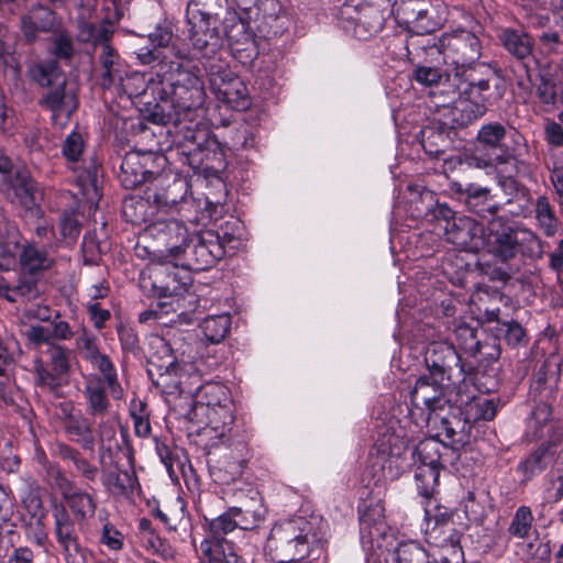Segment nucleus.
<instances>
[{
	"label": "nucleus",
	"instance_id": "f257e3e1",
	"mask_svg": "<svg viewBox=\"0 0 563 563\" xmlns=\"http://www.w3.org/2000/svg\"><path fill=\"white\" fill-rule=\"evenodd\" d=\"M427 54L433 58L441 56L443 64L451 69L446 81L455 89L467 91L473 85L479 90H489L490 71L486 64L479 63L482 44L472 31L456 29L443 33Z\"/></svg>",
	"mask_w": 563,
	"mask_h": 563
},
{
	"label": "nucleus",
	"instance_id": "f03ea898",
	"mask_svg": "<svg viewBox=\"0 0 563 563\" xmlns=\"http://www.w3.org/2000/svg\"><path fill=\"white\" fill-rule=\"evenodd\" d=\"M328 536V523L318 516L294 517L276 523L267 539V548L280 563L301 562L314 545Z\"/></svg>",
	"mask_w": 563,
	"mask_h": 563
},
{
	"label": "nucleus",
	"instance_id": "7ed1b4c3",
	"mask_svg": "<svg viewBox=\"0 0 563 563\" xmlns=\"http://www.w3.org/2000/svg\"><path fill=\"white\" fill-rule=\"evenodd\" d=\"M155 73L158 79H164V86L169 90L175 106L184 113L201 108L206 100L203 81L198 74L180 63L157 64Z\"/></svg>",
	"mask_w": 563,
	"mask_h": 563
},
{
	"label": "nucleus",
	"instance_id": "20e7f679",
	"mask_svg": "<svg viewBox=\"0 0 563 563\" xmlns=\"http://www.w3.org/2000/svg\"><path fill=\"white\" fill-rule=\"evenodd\" d=\"M561 382V363L558 357H549L537 371L531 390L541 397L528 418L527 426L534 438H542L550 430L552 411L545 401H554Z\"/></svg>",
	"mask_w": 563,
	"mask_h": 563
},
{
	"label": "nucleus",
	"instance_id": "39448f33",
	"mask_svg": "<svg viewBox=\"0 0 563 563\" xmlns=\"http://www.w3.org/2000/svg\"><path fill=\"white\" fill-rule=\"evenodd\" d=\"M448 96L441 101H435L438 107L443 110V125L455 129L467 126L477 119L482 118L487 111L488 98L485 92L479 90L477 85H473L470 90L463 91L455 89L449 82Z\"/></svg>",
	"mask_w": 563,
	"mask_h": 563
},
{
	"label": "nucleus",
	"instance_id": "423d86ee",
	"mask_svg": "<svg viewBox=\"0 0 563 563\" xmlns=\"http://www.w3.org/2000/svg\"><path fill=\"white\" fill-rule=\"evenodd\" d=\"M54 532L62 548L66 563H87V549L81 544L79 533L87 523H79L66 509L63 503L52 505Z\"/></svg>",
	"mask_w": 563,
	"mask_h": 563
},
{
	"label": "nucleus",
	"instance_id": "0eeeda50",
	"mask_svg": "<svg viewBox=\"0 0 563 563\" xmlns=\"http://www.w3.org/2000/svg\"><path fill=\"white\" fill-rule=\"evenodd\" d=\"M443 379L423 375L417 379L410 393L411 406L420 411L421 418L428 424L435 426L439 413L449 407Z\"/></svg>",
	"mask_w": 563,
	"mask_h": 563
},
{
	"label": "nucleus",
	"instance_id": "6e6552de",
	"mask_svg": "<svg viewBox=\"0 0 563 563\" xmlns=\"http://www.w3.org/2000/svg\"><path fill=\"white\" fill-rule=\"evenodd\" d=\"M388 11L374 3H361L356 7H343L340 14L344 30L356 38L366 41L383 30Z\"/></svg>",
	"mask_w": 563,
	"mask_h": 563
},
{
	"label": "nucleus",
	"instance_id": "1a4fd4ad",
	"mask_svg": "<svg viewBox=\"0 0 563 563\" xmlns=\"http://www.w3.org/2000/svg\"><path fill=\"white\" fill-rule=\"evenodd\" d=\"M184 415L198 433H203L213 441L212 445L224 442L234 419L232 408L225 406H190Z\"/></svg>",
	"mask_w": 563,
	"mask_h": 563
},
{
	"label": "nucleus",
	"instance_id": "9d476101",
	"mask_svg": "<svg viewBox=\"0 0 563 563\" xmlns=\"http://www.w3.org/2000/svg\"><path fill=\"white\" fill-rule=\"evenodd\" d=\"M151 95L153 101H145L143 119L156 124L177 123L180 121L181 111L175 106L169 90L164 86V79L154 78L153 75L146 79L143 96Z\"/></svg>",
	"mask_w": 563,
	"mask_h": 563
},
{
	"label": "nucleus",
	"instance_id": "9b49d317",
	"mask_svg": "<svg viewBox=\"0 0 563 563\" xmlns=\"http://www.w3.org/2000/svg\"><path fill=\"white\" fill-rule=\"evenodd\" d=\"M211 67L209 71L210 86L216 97L235 110H243L250 106L245 84L232 71Z\"/></svg>",
	"mask_w": 563,
	"mask_h": 563
},
{
	"label": "nucleus",
	"instance_id": "f8f14e48",
	"mask_svg": "<svg viewBox=\"0 0 563 563\" xmlns=\"http://www.w3.org/2000/svg\"><path fill=\"white\" fill-rule=\"evenodd\" d=\"M63 19L52 9L40 3L30 7L21 16V31L27 43H34L42 33L53 34L60 30Z\"/></svg>",
	"mask_w": 563,
	"mask_h": 563
},
{
	"label": "nucleus",
	"instance_id": "ddd939ff",
	"mask_svg": "<svg viewBox=\"0 0 563 563\" xmlns=\"http://www.w3.org/2000/svg\"><path fill=\"white\" fill-rule=\"evenodd\" d=\"M459 457L460 454L454 448H449L442 440L435 438L424 439L411 450L413 464L428 467L444 470L454 465Z\"/></svg>",
	"mask_w": 563,
	"mask_h": 563
},
{
	"label": "nucleus",
	"instance_id": "4468645a",
	"mask_svg": "<svg viewBox=\"0 0 563 563\" xmlns=\"http://www.w3.org/2000/svg\"><path fill=\"white\" fill-rule=\"evenodd\" d=\"M360 511V533L365 543H374L384 538L387 533V523L385 520V508L382 500L364 501L358 507Z\"/></svg>",
	"mask_w": 563,
	"mask_h": 563
},
{
	"label": "nucleus",
	"instance_id": "2eb2a0df",
	"mask_svg": "<svg viewBox=\"0 0 563 563\" xmlns=\"http://www.w3.org/2000/svg\"><path fill=\"white\" fill-rule=\"evenodd\" d=\"M459 363L455 347L448 342H432L424 351V364L431 377L450 378Z\"/></svg>",
	"mask_w": 563,
	"mask_h": 563
},
{
	"label": "nucleus",
	"instance_id": "dca6fc26",
	"mask_svg": "<svg viewBox=\"0 0 563 563\" xmlns=\"http://www.w3.org/2000/svg\"><path fill=\"white\" fill-rule=\"evenodd\" d=\"M176 269L169 261L153 263L147 267L154 296L172 297L184 290L187 283L183 282Z\"/></svg>",
	"mask_w": 563,
	"mask_h": 563
},
{
	"label": "nucleus",
	"instance_id": "f3484780",
	"mask_svg": "<svg viewBox=\"0 0 563 563\" xmlns=\"http://www.w3.org/2000/svg\"><path fill=\"white\" fill-rule=\"evenodd\" d=\"M210 14L205 12L197 0H189L186 9V22L189 40L198 51H203L216 37L214 29L210 26Z\"/></svg>",
	"mask_w": 563,
	"mask_h": 563
},
{
	"label": "nucleus",
	"instance_id": "a211bd4d",
	"mask_svg": "<svg viewBox=\"0 0 563 563\" xmlns=\"http://www.w3.org/2000/svg\"><path fill=\"white\" fill-rule=\"evenodd\" d=\"M498 37L507 53L522 64L527 79H530V64L536 63L532 37L525 31L510 27L501 30Z\"/></svg>",
	"mask_w": 563,
	"mask_h": 563
},
{
	"label": "nucleus",
	"instance_id": "6ab92c4d",
	"mask_svg": "<svg viewBox=\"0 0 563 563\" xmlns=\"http://www.w3.org/2000/svg\"><path fill=\"white\" fill-rule=\"evenodd\" d=\"M41 104L52 112L54 124L64 126L77 109L78 102L76 95L67 90L65 84H60L45 93Z\"/></svg>",
	"mask_w": 563,
	"mask_h": 563
},
{
	"label": "nucleus",
	"instance_id": "aec40b11",
	"mask_svg": "<svg viewBox=\"0 0 563 563\" xmlns=\"http://www.w3.org/2000/svg\"><path fill=\"white\" fill-rule=\"evenodd\" d=\"M224 33L234 55L252 58L256 54L255 41L247 24L236 16L224 21Z\"/></svg>",
	"mask_w": 563,
	"mask_h": 563
},
{
	"label": "nucleus",
	"instance_id": "412c9836",
	"mask_svg": "<svg viewBox=\"0 0 563 563\" xmlns=\"http://www.w3.org/2000/svg\"><path fill=\"white\" fill-rule=\"evenodd\" d=\"M433 220L445 221V227L443 228L445 231H448L450 227L457 229L454 236L448 239V242L457 246H466V236L470 235L471 231L476 229L474 221L470 218H460L456 221L454 211L446 203H440L437 198L435 206L431 208L430 219L428 221L431 222Z\"/></svg>",
	"mask_w": 563,
	"mask_h": 563
},
{
	"label": "nucleus",
	"instance_id": "4be33fe9",
	"mask_svg": "<svg viewBox=\"0 0 563 563\" xmlns=\"http://www.w3.org/2000/svg\"><path fill=\"white\" fill-rule=\"evenodd\" d=\"M63 429L67 437L79 443L82 449L92 450L95 437L88 419L79 412L74 413L70 404L63 406Z\"/></svg>",
	"mask_w": 563,
	"mask_h": 563
},
{
	"label": "nucleus",
	"instance_id": "5701e85b",
	"mask_svg": "<svg viewBox=\"0 0 563 563\" xmlns=\"http://www.w3.org/2000/svg\"><path fill=\"white\" fill-rule=\"evenodd\" d=\"M98 80L103 90L111 89L126 74V65L110 46L103 45L98 56Z\"/></svg>",
	"mask_w": 563,
	"mask_h": 563
},
{
	"label": "nucleus",
	"instance_id": "b1692460",
	"mask_svg": "<svg viewBox=\"0 0 563 563\" xmlns=\"http://www.w3.org/2000/svg\"><path fill=\"white\" fill-rule=\"evenodd\" d=\"M465 191L464 205L470 212L488 219L495 217L499 211L500 205L494 200L489 188L467 184Z\"/></svg>",
	"mask_w": 563,
	"mask_h": 563
},
{
	"label": "nucleus",
	"instance_id": "393cba45",
	"mask_svg": "<svg viewBox=\"0 0 563 563\" xmlns=\"http://www.w3.org/2000/svg\"><path fill=\"white\" fill-rule=\"evenodd\" d=\"M34 181L24 169H16L14 178L7 183V196L13 202L22 206L25 210L37 212L35 209Z\"/></svg>",
	"mask_w": 563,
	"mask_h": 563
},
{
	"label": "nucleus",
	"instance_id": "a878e982",
	"mask_svg": "<svg viewBox=\"0 0 563 563\" xmlns=\"http://www.w3.org/2000/svg\"><path fill=\"white\" fill-rule=\"evenodd\" d=\"M200 551L205 563H245L239 549L228 539H205Z\"/></svg>",
	"mask_w": 563,
	"mask_h": 563
},
{
	"label": "nucleus",
	"instance_id": "bb28decb",
	"mask_svg": "<svg viewBox=\"0 0 563 563\" xmlns=\"http://www.w3.org/2000/svg\"><path fill=\"white\" fill-rule=\"evenodd\" d=\"M438 429L437 438L441 440L449 448H454L459 453L460 448L464 446L468 441L467 426L461 419L452 417L451 419L441 417L439 413L438 423L434 426Z\"/></svg>",
	"mask_w": 563,
	"mask_h": 563
},
{
	"label": "nucleus",
	"instance_id": "cd10ccee",
	"mask_svg": "<svg viewBox=\"0 0 563 563\" xmlns=\"http://www.w3.org/2000/svg\"><path fill=\"white\" fill-rule=\"evenodd\" d=\"M64 501V506H66L71 518L77 519L79 523L88 525V521L93 518L97 506L89 493L77 488L71 494H68V496H65Z\"/></svg>",
	"mask_w": 563,
	"mask_h": 563
},
{
	"label": "nucleus",
	"instance_id": "c85d7f7f",
	"mask_svg": "<svg viewBox=\"0 0 563 563\" xmlns=\"http://www.w3.org/2000/svg\"><path fill=\"white\" fill-rule=\"evenodd\" d=\"M146 372L153 385L159 388L163 393L174 394L175 391H178L180 395L185 393L181 386V376L178 373V365H176L174 361L173 365L163 367L159 372L153 367H147Z\"/></svg>",
	"mask_w": 563,
	"mask_h": 563
},
{
	"label": "nucleus",
	"instance_id": "c756f323",
	"mask_svg": "<svg viewBox=\"0 0 563 563\" xmlns=\"http://www.w3.org/2000/svg\"><path fill=\"white\" fill-rule=\"evenodd\" d=\"M128 460L131 472L128 470L111 471L107 473L103 478V484L112 494L129 496V494L133 492L135 485L139 484L131 454L128 455Z\"/></svg>",
	"mask_w": 563,
	"mask_h": 563
},
{
	"label": "nucleus",
	"instance_id": "7c9ffc66",
	"mask_svg": "<svg viewBox=\"0 0 563 563\" xmlns=\"http://www.w3.org/2000/svg\"><path fill=\"white\" fill-rule=\"evenodd\" d=\"M190 406L231 407L228 388L218 383L205 384L197 389L195 399L190 402L189 407Z\"/></svg>",
	"mask_w": 563,
	"mask_h": 563
},
{
	"label": "nucleus",
	"instance_id": "2f4dec72",
	"mask_svg": "<svg viewBox=\"0 0 563 563\" xmlns=\"http://www.w3.org/2000/svg\"><path fill=\"white\" fill-rule=\"evenodd\" d=\"M451 73V69L445 66V69H439L430 66H418L413 71L415 79L424 86L434 87L435 90L432 92L433 98H440L448 96V91L442 89H449V81H446V75Z\"/></svg>",
	"mask_w": 563,
	"mask_h": 563
},
{
	"label": "nucleus",
	"instance_id": "473e14b6",
	"mask_svg": "<svg viewBox=\"0 0 563 563\" xmlns=\"http://www.w3.org/2000/svg\"><path fill=\"white\" fill-rule=\"evenodd\" d=\"M107 385L99 378H88L85 386V397L88 404V411L93 417H102L107 413L110 401L106 394Z\"/></svg>",
	"mask_w": 563,
	"mask_h": 563
},
{
	"label": "nucleus",
	"instance_id": "72a5a7b5",
	"mask_svg": "<svg viewBox=\"0 0 563 563\" xmlns=\"http://www.w3.org/2000/svg\"><path fill=\"white\" fill-rule=\"evenodd\" d=\"M147 38L152 48H148L146 53H143V65L155 60H158V64L163 63L161 60V49L167 47L173 38L172 25L167 22L156 25L154 31L148 33Z\"/></svg>",
	"mask_w": 563,
	"mask_h": 563
},
{
	"label": "nucleus",
	"instance_id": "f704fd0d",
	"mask_svg": "<svg viewBox=\"0 0 563 563\" xmlns=\"http://www.w3.org/2000/svg\"><path fill=\"white\" fill-rule=\"evenodd\" d=\"M98 178L99 166L95 162H90L76 176L80 194L90 202V208L93 206L95 209H97L99 199Z\"/></svg>",
	"mask_w": 563,
	"mask_h": 563
},
{
	"label": "nucleus",
	"instance_id": "c9c22d12",
	"mask_svg": "<svg viewBox=\"0 0 563 563\" xmlns=\"http://www.w3.org/2000/svg\"><path fill=\"white\" fill-rule=\"evenodd\" d=\"M148 351L146 354L147 367H153L157 372L168 365H173V356L166 341L158 335H150L146 338Z\"/></svg>",
	"mask_w": 563,
	"mask_h": 563
},
{
	"label": "nucleus",
	"instance_id": "e433bc0d",
	"mask_svg": "<svg viewBox=\"0 0 563 563\" xmlns=\"http://www.w3.org/2000/svg\"><path fill=\"white\" fill-rule=\"evenodd\" d=\"M20 499L29 515H31L33 518H44V506L41 495V487L35 479L27 477L23 481Z\"/></svg>",
	"mask_w": 563,
	"mask_h": 563
},
{
	"label": "nucleus",
	"instance_id": "4c0bfd02",
	"mask_svg": "<svg viewBox=\"0 0 563 563\" xmlns=\"http://www.w3.org/2000/svg\"><path fill=\"white\" fill-rule=\"evenodd\" d=\"M119 180L125 189H135L141 184V151L133 150L125 154L120 167Z\"/></svg>",
	"mask_w": 563,
	"mask_h": 563
},
{
	"label": "nucleus",
	"instance_id": "58836bf2",
	"mask_svg": "<svg viewBox=\"0 0 563 563\" xmlns=\"http://www.w3.org/2000/svg\"><path fill=\"white\" fill-rule=\"evenodd\" d=\"M235 510L238 514L234 515L238 520H244L250 523L247 527H241V530L255 529L264 521L266 516V508L258 493H255L243 506L235 507Z\"/></svg>",
	"mask_w": 563,
	"mask_h": 563
},
{
	"label": "nucleus",
	"instance_id": "ea45409f",
	"mask_svg": "<svg viewBox=\"0 0 563 563\" xmlns=\"http://www.w3.org/2000/svg\"><path fill=\"white\" fill-rule=\"evenodd\" d=\"M200 329L209 343L218 344L224 340L231 329V316L229 313L209 316L200 323Z\"/></svg>",
	"mask_w": 563,
	"mask_h": 563
},
{
	"label": "nucleus",
	"instance_id": "a19ab883",
	"mask_svg": "<svg viewBox=\"0 0 563 563\" xmlns=\"http://www.w3.org/2000/svg\"><path fill=\"white\" fill-rule=\"evenodd\" d=\"M400 439L406 445L405 449H407L410 439L406 433H402L401 430L398 432L394 431L393 435H390L387 440V444L389 445V454L385 462L386 464L383 465V468H389L390 478L398 477L408 467V464L401 459V451L397 445V440Z\"/></svg>",
	"mask_w": 563,
	"mask_h": 563
},
{
	"label": "nucleus",
	"instance_id": "79ce46f5",
	"mask_svg": "<svg viewBox=\"0 0 563 563\" xmlns=\"http://www.w3.org/2000/svg\"><path fill=\"white\" fill-rule=\"evenodd\" d=\"M534 214L540 229L548 235L553 236L559 227L560 220L555 214L554 208L547 196H539L536 199Z\"/></svg>",
	"mask_w": 563,
	"mask_h": 563
},
{
	"label": "nucleus",
	"instance_id": "37998d69",
	"mask_svg": "<svg viewBox=\"0 0 563 563\" xmlns=\"http://www.w3.org/2000/svg\"><path fill=\"white\" fill-rule=\"evenodd\" d=\"M91 364L99 371L100 375H95L90 378H99L103 385H107L112 398L120 399L123 395V390L118 383L117 372L110 358L102 354Z\"/></svg>",
	"mask_w": 563,
	"mask_h": 563
},
{
	"label": "nucleus",
	"instance_id": "c03bdc74",
	"mask_svg": "<svg viewBox=\"0 0 563 563\" xmlns=\"http://www.w3.org/2000/svg\"><path fill=\"white\" fill-rule=\"evenodd\" d=\"M234 514H238L235 507H231L224 514L212 519L209 523V539H227L225 536L235 529L250 526L244 520H238Z\"/></svg>",
	"mask_w": 563,
	"mask_h": 563
},
{
	"label": "nucleus",
	"instance_id": "a18cd8bd",
	"mask_svg": "<svg viewBox=\"0 0 563 563\" xmlns=\"http://www.w3.org/2000/svg\"><path fill=\"white\" fill-rule=\"evenodd\" d=\"M141 75L137 71L124 74L122 79H118L113 88L115 89L121 101H130L135 108L141 103Z\"/></svg>",
	"mask_w": 563,
	"mask_h": 563
},
{
	"label": "nucleus",
	"instance_id": "49530a36",
	"mask_svg": "<svg viewBox=\"0 0 563 563\" xmlns=\"http://www.w3.org/2000/svg\"><path fill=\"white\" fill-rule=\"evenodd\" d=\"M415 479L419 494L424 499H431L439 483L442 468L428 467L427 465L415 464Z\"/></svg>",
	"mask_w": 563,
	"mask_h": 563
},
{
	"label": "nucleus",
	"instance_id": "de8ad7c7",
	"mask_svg": "<svg viewBox=\"0 0 563 563\" xmlns=\"http://www.w3.org/2000/svg\"><path fill=\"white\" fill-rule=\"evenodd\" d=\"M528 81L534 89V96L538 99V102L545 107H552L556 102V84L555 81L542 74H538L536 78H532V74L530 73V79Z\"/></svg>",
	"mask_w": 563,
	"mask_h": 563
},
{
	"label": "nucleus",
	"instance_id": "09e8293b",
	"mask_svg": "<svg viewBox=\"0 0 563 563\" xmlns=\"http://www.w3.org/2000/svg\"><path fill=\"white\" fill-rule=\"evenodd\" d=\"M34 369L36 375V385L55 396H59V389L66 383V379L53 371L49 365L46 366L41 360L35 361Z\"/></svg>",
	"mask_w": 563,
	"mask_h": 563
},
{
	"label": "nucleus",
	"instance_id": "8fccbe9b",
	"mask_svg": "<svg viewBox=\"0 0 563 563\" xmlns=\"http://www.w3.org/2000/svg\"><path fill=\"white\" fill-rule=\"evenodd\" d=\"M533 523V515L528 506H520L516 509L507 532L511 538L525 540L529 538Z\"/></svg>",
	"mask_w": 563,
	"mask_h": 563
},
{
	"label": "nucleus",
	"instance_id": "3c124183",
	"mask_svg": "<svg viewBox=\"0 0 563 563\" xmlns=\"http://www.w3.org/2000/svg\"><path fill=\"white\" fill-rule=\"evenodd\" d=\"M448 534L440 544V563H462L463 551L460 545L461 534L453 527L448 529Z\"/></svg>",
	"mask_w": 563,
	"mask_h": 563
},
{
	"label": "nucleus",
	"instance_id": "603ef678",
	"mask_svg": "<svg viewBox=\"0 0 563 563\" xmlns=\"http://www.w3.org/2000/svg\"><path fill=\"white\" fill-rule=\"evenodd\" d=\"M174 251H189L196 255L189 265L192 271H206L214 266L225 255V249H173Z\"/></svg>",
	"mask_w": 563,
	"mask_h": 563
},
{
	"label": "nucleus",
	"instance_id": "864d4df0",
	"mask_svg": "<svg viewBox=\"0 0 563 563\" xmlns=\"http://www.w3.org/2000/svg\"><path fill=\"white\" fill-rule=\"evenodd\" d=\"M440 130L428 126L421 131L422 147L426 153L435 157L443 153V147L448 142V134L445 132L446 128L443 125V120L440 121Z\"/></svg>",
	"mask_w": 563,
	"mask_h": 563
},
{
	"label": "nucleus",
	"instance_id": "5fc2aeb1",
	"mask_svg": "<svg viewBox=\"0 0 563 563\" xmlns=\"http://www.w3.org/2000/svg\"><path fill=\"white\" fill-rule=\"evenodd\" d=\"M420 12L421 0H394L388 14H394L400 23H404L411 31L412 23L416 22L415 14Z\"/></svg>",
	"mask_w": 563,
	"mask_h": 563
},
{
	"label": "nucleus",
	"instance_id": "6e6d98bb",
	"mask_svg": "<svg viewBox=\"0 0 563 563\" xmlns=\"http://www.w3.org/2000/svg\"><path fill=\"white\" fill-rule=\"evenodd\" d=\"M147 440H148V445L155 451L159 461L166 467V471H167L169 477L173 481L177 479L178 474L175 470V464H177V466L179 467V470L181 472H184V464L179 461V459L174 456V454L170 452L167 444L165 442L161 441L157 437H150V438H147Z\"/></svg>",
	"mask_w": 563,
	"mask_h": 563
},
{
	"label": "nucleus",
	"instance_id": "4d7b16f0",
	"mask_svg": "<svg viewBox=\"0 0 563 563\" xmlns=\"http://www.w3.org/2000/svg\"><path fill=\"white\" fill-rule=\"evenodd\" d=\"M20 263L23 271L34 274L37 271L48 268L52 260L47 256L45 249H23Z\"/></svg>",
	"mask_w": 563,
	"mask_h": 563
},
{
	"label": "nucleus",
	"instance_id": "13d9d810",
	"mask_svg": "<svg viewBox=\"0 0 563 563\" xmlns=\"http://www.w3.org/2000/svg\"><path fill=\"white\" fill-rule=\"evenodd\" d=\"M427 504L424 505V518L430 525L431 521L434 522L432 530L434 532L439 531V533L448 534L449 521L452 517V511L441 505H433L431 507V499H426ZM452 526H450L451 528Z\"/></svg>",
	"mask_w": 563,
	"mask_h": 563
},
{
	"label": "nucleus",
	"instance_id": "bf43d9fd",
	"mask_svg": "<svg viewBox=\"0 0 563 563\" xmlns=\"http://www.w3.org/2000/svg\"><path fill=\"white\" fill-rule=\"evenodd\" d=\"M396 563H429V555L418 542H402L396 550Z\"/></svg>",
	"mask_w": 563,
	"mask_h": 563
},
{
	"label": "nucleus",
	"instance_id": "052dcab7",
	"mask_svg": "<svg viewBox=\"0 0 563 563\" xmlns=\"http://www.w3.org/2000/svg\"><path fill=\"white\" fill-rule=\"evenodd\" d=\"M435 206V194L432 190L423 189L411 200V216L416 219H430L431 208Z\"/></svg>",
	"mask_w": 563,
	"mask_h": 563
},
{
	"label": "nucleus",
	"instance_id": "680f3d73",
	"mask_svg": "<svg viewBox=\"0 0 563 563\" xmlns=\"http://www.w3.org/2000/svg\"><path fill=\"white\" fill-rule=\"evenodd\" d=\"M455 335L462 349L473 356H477L478 353H482V349L485 347L477 338V330L467 324L459 325L455 330Z\"/></svg>",
	"mask_w": 563,
	"mask_h": 563
},
{
	"label": "nucleus",
	"instance_id": "e2e57ef3",
	"mask_svg": "<svg viewBox=\"0 0 563 563\" xmlns=\"http://www.w3.org/2000/svg\"><path fill=\"white\" fill-rule=\"evenodd\" d=\"M506 128L498 122L484 124L478 133L477 140L484 146L498 147L506 137Z\"/></svg>",
	"mask_w": 563,
	"mask_h": 563
},
{
	"label": "nucleus",
	"instance_id": "0e129e2a",
	"mask_svg": "<svg viewBox=\"0 0 563 563\" xmlns=\"http://www.w3.org/2000/svg\"><path fill=\"white\" fill-rule=\"evenodd\" d=\"M492 166V162L489 159L478 157L475 154L464 153L456 157H452L446 159L444 163L445 170H454L456 168L463 169L465 168H478L485 169Z\"/></svg>",
	"mask_w": 563,
	"mask_h": 563
},
{
	"label": "nucleus",
	"instance_id": "69168bd1",
	"mask_svg": "<svg viewBox=\"0 0 563 563\" xmlns=\"http://www.w3.org/2000/svg\"><path fill=\"white\" fill-rule=\"evenodd\" d=\"M46 475L51 481V484L58 489L62 498L71 494L77 489L74 482L69 479L66 474L62 471L59 465L55 463H48L46 466Z\"/></svg>",
	"mask_w": 563,
	"mask_h": 563
},
{
	"label": "nucleus",
	"instance_id": "338daca9",
	"mask_svg": "<svg viewBox=\"0 0 563 563\" xmlns=\"http://www.w3.org/2000/svg\"><path fill=\"white\" fill-rule=\"evenodd\" d=\"M52 40L53 54L59 59H69L75 49L71 35L65 30L64 23L58 32H54Z\"/></svg>",
	"mask_w": 563,
	"mask_h": 563
},
{
	"label": "nucleus",
	"instance_id": "774afa93",
	"mask_svg": "<svg viewBox=\"0 0 563 563\" xmlns=\"http://www.w3.org/2000/svg\"><path fill=\"white\" fill-rule=\"evenodd\" d=\"M551 461V454L549 449L539 448L533 451L522 463L525 472L529 476H533L537 473L543 471Z\"/></svg>",
	"mask_w": 563,
	"mask_h": 563
}]
</instances>
